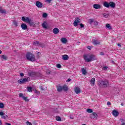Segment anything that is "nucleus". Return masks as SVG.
Segmentation results:
<instances>
[{"label": "nucleus", "instance_id": "nucleus-1", "mask_svg": "<svg viewBox=\"0 0 125 125\" xmlns=\"http://www.w3.org/2000/svg\"><path fill=\"white\" fill-rule=\"evenodd\" d=\"M83 57L85 62H91V61H94V60H96L95 56L92 54H85L83 56Z\"/></svg>", "mask_w": 125, "mask_h": 125}, {"label": "nucleus", "instance_id": "nucleus-2", "mask_svg": "<svg viewBox=\"0 0 125 125\" xmlns=\"http://www.w3.org/2000/svg\"><path fill=\"white\" fill-rule=\"evenodd\" d=\"M98 85L101 87H108L110 85V83H109L108 80L104 79L98 81Z\"/></svg>", "mask_w": 125, "mask_h": 125}, {"label": "nucleus", "instance_id": "nucleus-3", "mask_svg": "<svg viewBox=\"0 0 125 125\" xmlns=\"http://www.w3.org/2000/svg\"><path fill=\"white\" fill-rule=\"evenodd\" d=\"M21 20L24 22H26V23H28L30 26H35V25H36V23L33 21H31L28 17H22L21 18Z\"/></svg>", "mask_w": 125, "mask_h": 125}, {"label": "nucleus", "instance_id": "nucleus-4", "mask_svg": "<svg viewBox=\"0 0 125 125\" xmlns=\"http://www.w3.org/2000/svg\"><path fill=\"white\" fill-rule=\"evenodd\" d=\"M26 58L27 60L31 61L32 62H34V61L36 60V59L35 58V55L32 54V53L30 52L27 53V54H26Z\"/></svg>", "mask_w": 125, "mask_h": 125}, {"label": "nucleus", "instance_id": "nucleus-5", "mask_svg": "<svg viewBox=\"0 0 125 125\" xmlns=\"http://www.w3.org/2000/svg\"><path fill=\"white\" fill-rule=\"evenodd\" d=\"M30 80L31 79L29 77L23 78V79H21L18 81V83H21H21H25L28 82H30Z\"/></svg>", "mask_w": 125, "mask_h": 125}, {"label": "nucleus", "instance_id": "nucleus-6", "mask_svg": "<svg viewBox=\"0 0 125 125\" xmlns=\"http://www.w3.org/2000/svg\"><path fill=\"white\" fill-rule=\"evenodd\" d=\"M80 22H81V19H79L78 18H77L74 22L73 23L74 26H75V27H77V26L79 25V23H80Z\"/></svg>", "mask_w": 125, "mask_h": 125}, {"label": "nucleus", "instance_id": "nucleus-7", "mask_svg": "<svg viewBox=\"0 0 125 125\" xmlns=\"http://www.w3.org/2000/svg\"><path fill=\"white\" fill-rule=\"evenodd\" d=\"M34 44H35L36 45H38L39 46H41V47H44V44L40 43L39 41H35L34 42Z\"/></svg>", "mask_w": 125, "mask_h": 125}, {"label": "nucleus", "instance_id": "nucleus-8", "mask_svg": "<svg viewBox=\"0 0 125 125\" xmlns=\"http://www.w3.org/2000/svg\"><path fill=\"white\" fill-rule=\"evenodd\" d=\"M98 117V116L97 115V114L95 112H93L90 116L91 119H97Z\"/></svg>", "mask_w": 125, "mask_h": 125}, {"label": "nucleus", "instance_id": "nucleus-9", "mask_svg": "<svg viewBox=\"0 0 125 125\" xmlns=\"http://www.w3.org/2000/svg\"><path fill=\"white\" fill-rule=\"evenodd\" d=\"M36 5L39 8H42V3L40 2V1H37Z\"/></svg>", "mask_w": 125, "mask_h": 125}, {"label": "nucleus", "instance_id": "nucleus-10", "mask_svg": "<svg viewBox=\"0 0 125 125\" xmlns=\"http://www.w3.org/2000/svg\"><path fill=\"white\" fill-rule=\"evenodd\" d=\"M74 90L76 94H79V93H81V88H80V87H75Z\"/></svg>", "mask_w": 125, "mask_h": 125}, {"label": "nucleus", "instance_id": "nucleus-11", "mask_svg": "<svg viewBox=\"0 0 125 125\" xmlns=\"http://www.w3.org/2000/svg\"><path fill=\"white\" fill-rule=\"evenodd\" d=\"M21 28L22 30H27L28 29V26L25 23H22L21 25Z\"/></svg>", "mask_w": 125, "mask_h": 125}, {"label": "nucleus", "instance_id": "nucleus-12", "mask_svg": "<svg viewBox=\"0 0 125 125\" xmlns=\"http://www.w3.org/2000/svg\"><path fill=\"white\" fill-rule=\"evenodd\" d=\"M92 43L94 45H97V44H100V41H99L98 40H94L92 41Z\"/></svg>", "mask_w": 125, "mask_h": 125}, {"label": "nucleus", "instance_id": "nucleus-13", "mask_svg": "<svg viewBox=\"0 0 125 125\" xmlns=\"http://www.w3.org/2000/svg\"><path fill=\"white\" fill-rule=\"evenodd\" d=\"M112 115H113L114 117H118V116H119V112L116 110H113Z\"/></svg>", "mask_w": 125, "mask_h": 125}, {"label": "nucleus", "instance_id": "nucleus-14", "mask_svg": "<svg viewBox=\"0 0 125 125\" xmlns=\"http://www.w3.org/2000/svg\"><path fill=\"white\" fill-rule=\"evenodd\" d=\"M93 7L95 9H100V8H101V5L98 4H94L93 5Z\"/></svg>", "mask_w": 125, "mask_h": 125}, {"label": "nucleus", "instance_id": "nucleus-15", "mask_svg": "<svg viewBox=\"0 0 125 125\" xmlns=\"http://www.w3.org/2000/svg\"><path fill=\"white\" fill-rule=\"evenodd\" d=\"M0 59H1V60L6 61L7 60V59H8V58L7 57V56L4 55H2L0 56Z\"/></svg>", "mask_w": 125, "mask_h": 125}, {"label": "nucleus", "instance_id": "nucleus-16", "mask_svg": "<svg viewBox=\"0 0 125 125\" xmlns=\"http://www.w3.org/2000/svg\"><path fill=\"white\" fill-rule=\"evenodd\" d=\"M109 6H110L111 8H115V7H116V4L114 2H110Z\"/></svg>", "mask_w": 125, "mask_h": 125}, {"label": "nucleus", "instance_id": "nucleus-17", "mask_svg": "<svg viewBox=\"0 0 125 125\" xmlns=\"http://www.w3.org/2000/svg\"><path fill=\"white\" fill-rule=\"evenodd\" d=\"M62 60H68L69 59V56L67 55H63L62 56Z\"/></svg>", "mask_w": 125, "mask_h": 125}, {"label": "nucleus", "instance_id": "nucleus-18", "mask_svg": "<svg viewBox=\"0 0 125 125\" xmlns=\"http://www.w3.org/2000/svg\"><path fill=\"white\" fill-rule=\"evenodd\" d=\"M53 33L55 34V35H57L59 33V29L57 28H55L53 30Z\"/></svg>", "mask_w": 125, "mask_h": 125}, {"label": "nucleus", "instance_id": "nucleus-19", "mask_svg": "<svg viewBox=\"0 0 125 125\" xmlns=\"http://www.w3.org/2000/svg\"><path fill=\"white\" fill-rule=\"evenodd\" d=\"M104 6L105 7H107V8H109L110 7V3H108V2H104Z\"/></svg>", "mask_w": 125, "mask_h": 125}, {"label": "nucleus", "instance_id": "nucleus-20", "mask_svg": "<svg viewBox=\"0 0 125 125\" xmlns=\"http://www.w3.org/2000/svg\"><path fill=\"white\" fill-rule=\"evenodd\" d=\"M90 83H91V85H94V84H95V78H93L91 79L90 81Z\"/></svg>", "mask_w": 125, "mask_h": 125}, {"label": "nucleus", "instance_id": "nucleus-21", "mask_svg": "<svg viewBox=\"0 0 125 125\" xmlns=\"http://www.w3.org/2000/svg\"><path fill=\"white\" fill-rule=\"evenodd\" d=\"M47 23L46 22V21H44L42 24V28H43V29H47Z\"/></svg>", "mask_w": 125, "mask_h": 125}, {"label": "nucleus", "instance_id": "nucleus-22", "mask_svg": "<svg viewBox=\"0 0 125 125\" xmlns=\"http://www.w3.org/2000/svg\"><path fill=\"white\" fill-rule=\"evenodd\" d=\"M67 39H66L65 38H62L61 42L62 43H67Z\"/></svg>", "mask_w": 125, "mask_h": 125}, {"label": "nucleus", "instance_id": "nucleus-23", "mask_svg": "<svg viewBox=\"0 0 125 125\" xmlns=\"http://www.w3.org/2000/svg\"><path fill=\"white\" fill-rule=\"evenodd\" d=\"M105 27L106 29H108V30H112V26H111V25L109 23L106 24Z\"/></svg>", "mask_w": 125, "mask_h": 125}, {"label": "nucleus", "instance_id": "nucleus-24", "mask_svg": "<svg viewBox=\"0 0 125 125\" xmlns=\"http://www.w3.org/2000/svg\"><path fill=\"white\" fill-rule=\"evenodd\" d=\"M13 24L14 25L15 27L18 26V22L15 20L13 21Z\"/></svg>", "mask_w": 125, "mask_h": 125}, {"label": "nucleus", "instance_id": "nucleus-25", "mask_svg": "<svg viewBox=\"0 0 125 125\" xmlns=\"http://www.w3.org/2000/svg\"><path fill=\"white\" fill-rule=\"evenodd\" d=\"M58 91L60 92L62 91L63 90V87L61 86H59L57 88Z\"/></svg>", "mask_w": 125, "mask_h": 125}, {"label": "nucleus", "instance_id": "nucleus-26", "mask_svg": "<svg viewBox=\"0 0 125 125\" xmlns=\"http://www.w3.org/2000/svg\"><path fill=\"white\" fill-rule=\"evenodd\" d=\"M27 89L29 92H32L33 91V89H32L31 87H27Z\"/></svg>", "mask_w": 125, "mask_h": 125}, {"label": "nucleus", "instance_id": "nucleus-27", "mask_svg": "<svg viewBox=\"0 0 125 125\" xmlns=\"http://www.w3.org/2000/svg\"><path fill=\"white\" fill-rule=\"evenodd\" d=\"M82 72L83 75H85L86 74V70L84 68H82Z\"/></svg>", "mask_w": 125, "mask_h": 125}, {"label": "nucleus", "instance_id": "nucleus-28", "mask_svg": "<svg viewBox=\"0 0 125 125\" xmlns=\"http://www.w3.org/2000/svg\"><path fill=\"white\" fill-rule=\"evenodd\" d=\"M93 22H94V21H93V19H90L88 20V22L89 23V24H92V23H93Z\"/></svg>", "mask_w": 125, "mask_h": 125}, {"label": "nucleus", "instance_id": "nucleus-29", "mask_svg": "<svg viewBox=\"0 0 125 125\" xmlns=\"http://www.w3.org/2000/svg\"><path fill=\"white\" fill-rule=\"evenodd\" d=\"M62 90L64 91H67L68 90V87L66 86H62Z\"/></svg>", "mask_w": 125, "mask_h": 125}, {"label": "nucleus", "instance_id": "nucleus-30", "mask_svg": "<svg viewBox=\"0 0 125 125\" xmlns=\"http://www.w3.org/2000/svg\"><path fill=\"white\" fill-rule=\"evenodd\" d=\"M86 112H87V113H92V112H93V110H92V109H91L88 108L86 109Z\"/></svg>", "mask_w": 125, "mask_h": 125}, {"label": "nucleus", "instance_id": "nucleus-31", "mask_svg": "<svg viewBox=\"0 0 125 125\" xmlns=\"http://www.w3.org/2000/svg\"><path fill=\"white\" fill-rule=\"evenodd\" d=\"M56 121H58V122H61V118L59 116H57L56 117Z\"/></svg>", "mask_w": 125, "mask_h": 125}, {"label": "nucleus", "instance_id": "nucleus-32", "mask_svg": "<svg viewBox=\"0 0 125 125\" xmlns=\"http://www.w3.org/2000/svg\"><path fill=\"white\" fill-rule=\"evenodd\" d=\"M0 13H6V11H5L4 10H2L0 8Z\"/></svg>", "mask_w": 125, "mask_h": 125}, {"label": "nucleus", "instance_id": "nucleus-33", "mask_svg": "<svg viewBox=\"0 0 125 125\" xmlns=\"http://www.w3.org/2000/svg\"><path fill=\"white\" fill-rule=\"evenodd\" d=\"M42 17L43 18H46V17H47V14H46L45 13H43L42 15Z\"/></svg>", "mask_w": 125, "mask_h": 125}, {"label": "nucleus", "instance_id": "nucleus-34", "mask_svg": "<svg viewBox=\"0 0 125 125\" xmlns=\"http://www.w3.org/2000/svg\"><path fill=\"white\" fill-rule=\"evenodd\" d=\"M56 66L57 68H58V69H61V64L58 63L56 64Z\"/></svg>", "mask_w": 125, "mask_h": 125}, {"label": "nucleus", "instance_id": "nucleus-35", "mask_svg": "<svg viewBox=\"0 0 125 125\" xmlns=\"http://www.w3.org/2000/svg\"><path fill=\"white\" fill-rule=\"evenodd\" d=\"M19 97H21V98H23L24 97V95L23 94V93H21L19 94Z\"/></svg>", "mask_w": 125, "mask_h": 125}, {"label": "nucleus", "instance_id": "nucleus-36", "mask_svg": "<svg viewBox=\"0 0 125 125\" xmlns=\"http://www.w3.org/2000/svg\"><path fill=\"white\" fill-rule=\"evenodd\" d=\"M22 99H23V100H24L25 101H29V100L27 99V97H23L22 98Z\"/></svg>", "mask_w": 125, "mask_h": 125}, {"label": "nucleus", "instance_id": "nucleus-37", "mask_svg": "<svg viewBox=\"0 0 125 125\" xmlns=\"http://www.w3.org/2000/svg\"><path fill=\"white\" fill-rule=\"evenodd\" d=\"M7 115H4L3 116H1L2 119H4V120H6L7 119Z\"/></svg>", "mask_w": 125, "mask_h": 125}, {"label": "nucleus", "instance_id": "nucleus-38", "mask_svg": "<svg viewBox=\"0 0 125 125\" xmlns=\"http://www.w3.org/2000/svg\"><path fill=\"white\" fill-rule=\"evenodd\" d=\"M104 16L105 18H108V17H109V14H104Z\"/></svg>", "mask_w": 125, "mask_h": 125}, {"label": "nucleus", "instance_id": "nucleus-39", "mask_svg": "<svg viewBox=\"0 0 125 125\" xmlns=\"http://www.w3.org/2000/svg\"><path fill=\"white\" fill-rule=\"evenodd\" d=\"M3 106H4L3 104L2 103H0V108H3Z\"/></svg>", "mask_w": 125, "mask_h": 125}, {"label": "nucleus", "instance_id": "nucleus-40", "mask_svg": "<svg viewBox=\"0 0 125 125\" xmlns=\"http://www.w3.org/2000/svg\"><path fill=\"white\" fill-rule=\"evenodd\" d=\"M94 25H95V26H97L98 25V21H94Z\"/></svg>", "mask_w": 125, "mask_h": 125}, {"label": "nucleus", "instance_id": "nucleus-41", "mask_svg": "<svg viewBox=\"0 0 125 125\" xmlns=\"http://www.w3.org/2000/svg\"><path fill=\"white\" fill-rule=\"evenodd\" d=\"M4 115V113H3V112L1 111L0 112V116H3Z\"/></svg>", "mask_w": 125, "mask_h": 125}, {"label": "nucleus", "instance_id": "nucleus-42", "mask_svg": "<svg viewBox=\"0 0 125 125\" xmlns=\"http://www.w3.org/2000/svg\"><path fill=\"white\" fill-rule=\"evenodd\" d=\"M26 125H32V123L27 121V122H26Z\"/></svg>", "mask_w": 125, "mask_h": 125}, {"label": "nucleus", "instance_id": "nucleus-43", "mask_svg": "<svg viewBox=\"0 0 125 125\" xmlns=\"http://www.w3.org/2000/svg\"><path fill=\"white\" fill-rule=\"evenodd\" d=\"M110 105H111V102H108L107 103V106H110Z\"/></svg>", "mask_w": 125, "mask_h": 125}, {"label": "nucleus", "instance_id": "nucleus-44", "mask_svg": "<svg viewBox=\"0 0 125 125\" xmlns=\"http://www.w3.org/2000/svg\"><path fill=\"white\" fill-rule=\"evenodd\" d=\"M80 26L81 28H83L84 27V25L83 23H81L80 24Z\"/></svg>", "mask_w": 125, "mask_h": 125}, {"label": "nucleus", "instance_id": "nucleus-45", "mask_svg": "<svg viewBox=\"0 0 125 125\" xmlns=\"http://www.w3.org/2000/svg\"><path fill=\"white\" fill-rule=\"evenodd\" d=\"M20 76H21V77H24V74L23 73H21Z\"/></svg>", "mask_w": 125, "mask_h": 125}, {"label": "nucleus", "instance_id": "nucleus-46", "mask_svg": "<svg viewBox=\"0 0 125 125\" xmlns=\"http://www.w3.org/2000/svg\"><path fill=\"white\" fill-rule=\"evenodd\" d=\"M107 66H104L103 68V69L104 70H107Z\"/></svg>", "mask_w": 125, "mask_h": 125}, {"label": "nucleus", "instance_id": "nucleus-47", "mask_svg": "<svg viewBox=\"0 0 125 125\" xmlns=\"http://www.w3.org/2000/svg\"><path fill=\"white\" fill-rule=\"evenodd\" d=\"M40 89H41V90H44V89H43V87L42 86H40Z\"/></svg>", "mask_w": 125, "mask_h": 125}, {"label": "nucleus", "instance_id": "nucleus-48", "mask_svg": "<svg viewBox=\"0 0 125 125\" xmlns=\"http://www.w3.org/2000/svg\"><path fill=\"white\" fill-rule=\"evenodd\" d=\"M87 48H88V49H89V50H90V49H91V48L90 46H88L87 47Z\"/></svg>", "mask_w": 125, "mask_h": 125}, {"label": "nucleus", "instance_id": "nucleus-49", "mask_svg": "<svg viewBox=\"0 0 125 125\" xmlns=\"http://www.w3.org/2000/svg\"><path fill=\"white\" fill-rule=\"evenodd\" d=\"M100 55H104V53L101 52H100Z\"/></svg>", "mask_w": 125, "mask_h": 125}, {"label": "nucleus", "instance_id": "nucleus-50", "mask_svg": "<svg viewBox=\"0 0 125 125\" xmlns=\"http://www.w3.org/2000/svg\"><path fill=\"white\" fill-rule=\"evenodd\" d=\"M118 46H120V47H121L122 46V44H121V43H118L117 44Z\"/></svg>", "mask_w": 125, "mask_h": 125}, {"label": "nucleus", "instance_id": "nucleus-51", "mask_svg": "<svg viewBox=\"0 0 125 125\" xmlns=\"http://www.w3.org/2000/svg\"><path fill=\"white\" fill-rule=\"evenodd\" d=\"M35 92H36V93H37V94H39V93H40V91H37V90H35Z\"/></svg>", "mask_w": 125, "mask_h": 125}, {"label": "nucleus", "instance_id": "nucleus-52", "mask_svg": "<svg viewBox=\"0 0 125 125\" xmlns=\"http://www.w3.org/2000/svg\"><path fill=\"white\" fill-rule=\"evenodd\" d=\"M5 125H11V124H10V123H5Z\"/></svg>", "mask_w": 125, "mask_h": 125}, {"label": "nucleus", "instance_id": "nucleus-53", "mask_svg": "<svg viewBox=\"0 0 125 125\" xmlns=\"http://www.w3.org/2000/svg\"><path fill=\"white\" fill-rule=\"evenodd\" d=\"M66 82H71V79H68Z\"/></svg>", "mask_w": 125, "mask_h": 125}, {"label": "nucleus", "instance_id": "nucleus-54", "mask_svg": "<svg viewBox=\"0 0 125 125\" xmlns=\"http://www.w3.org/2000/svg\"><path fill=\"white\" fill-rule=\"evenodd\" d=\"M48 2H51V0H46Z\"/></svg>", "mask_w": 125, "mask_h": 125}, {"label": "nucleus", "instance_id": "nucleus-55", "mask_svg": "<svg viewBox=\"0 0 125 125\" xmlns=\"http://www.w3.org/2000/svg\"><path fill=\"white\" fill-rule=\"evenodd\" d=\"M70 119H71V120H73V119H74V117H73V116L70 117Z\"/></svg>", "mask_w": 125, "mask_h": 125}, {"label": "nucleus", "instance_id": "nucleus-56", "mask_svg": "<svg viewBox=\"0 0 125 125\" xmlns=\"http://www.w3.org/2000/svg\"><path fill=\"white\" fill-rule=\"evenodd\" d=\"M112 63H113V64H115V62L114 61H112Z\"/></svg>", "mask_w": 125, "mask_h": 125}, {"label": "nucleus", "instance_id": "nucleus-57", "mask_svg": "<svg viewBox=\"0 0 125 125\" xmlns=\"http://www.w3.org/2000/svg\"><path fill=\"white\" fill-rule=\"evenodd\" d=\"M124 104L123 103L121 104V106H124Z\"/></svg>", "mask_w": 125, "mask_h": 125}, {"label": "nucleus", "instance_id": "nucleus-58", "mask_svg": "<svg viewBox=\"0 0 125 125\" xmlns=\"http://www.w3.org/2000/svg\"><path fill=\"white\" fill-rule=\"evenodd\" d=\"M0 125H1V121L0 120Z\"/></svg>", "mask_w": 125, "mask_h": 125}, {"label": "nucleus", "instance_id": "nucleus-59", "mask_svg": "<svg viewBox=\"0 0 125 125\" xmlns=\"http://www.w3.org/2000/svg\"><path fill=\"white\" fill-rule=\"evenodd\" d=\"M1 52H2L1 50H0V54H1Z\"/></svg>", "mask_w": 125, "mask_h": 125}, {"label": "nucleus", "instance_id": "nucleus-60", "mask_svg": "<svg viewBox=\"0 0 125 125\" xmlns=\"http://www.w3.org/2000/svg\"><path fill=\"white\" fill-rule=\"evenodd\" d=\"M122 125H125V123H123Z\"/></svg>", "mask_w": 125, "mask_h": 125}]
</instances>
